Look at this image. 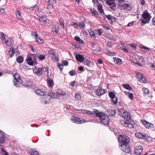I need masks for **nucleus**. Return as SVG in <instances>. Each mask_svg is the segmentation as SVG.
I'll return each instance as SVG.
<instances>
[{
  "instance_id": "1",
  "label": "nucleus",
  "mask_w": 155,
  "mask_h": 155,
  "mask_svg": "<svg viewBox=\"0 0 155 155\" xmlns=\"http://www.w3.org/2000/svg\"><path fill=\"white\" fill-rule=\"evenodd\" d=\"M118 139L120 142V148L122 151L126 153L130 152V149L128 143L129 142L128 138L127 137H123L120 135Z\"/></svg>"
},
{
  "instance_id": "2",
  "label": "nucleus",
  "mask_w": 155,
  "mask_h": 155,
  "mask_svg": "<svg viewBox=\"0 0 155 155\" xmlns=\"http://www.w3.org/2000/svg\"><path fill=\"white\" fill-rule=\"evenodd\" d=\"M93 114L99 117L101 120V122L104 125L109 124L110 119L107 115L102 113L99 112L98 111H95L93 112Z\"/></svg>"
},
{
  "instance_id": "3",
  "label": "nucleus",
  "mask_w": 155,
  "mask_h": 155,
  "mask_svg": "<svg viewBox=\"0 0 155 155\" xmlns=\"http://www.w3.org/2000/svg\"><path fill=\"white\" fill-rule=\"evenodd\" d=\"M58 98L59 95H58L57 92L56 93L51 92L48 95H46L45 98L42 99V102L43 104H47L50 102L51 99Z\"/></svg>"
},
{
  "instance_id": "4",
  "label": "nucleus",
  "mask_w": 155,
  "mask_h": 155,
  "mask_svg": "<svg viewBox=\"0 0 155 155\" xmlns=\"http://www.w3.org/2000/svg\"><path fill=\"white\" fill-rule=\"evenodd\" d=\"M12 74L14 77V85L17 87L21 86L22 84V81L19 75L17 74L15 71H13L12 73Z\"/></svg>"
},
{
  "instance_id": "5",
  "label": "nucleus",
  "mask_w": 155,
  "mask_h": 155,
  "mask_svg": "<svg viewBox=\"0 0 155 155\" xmlns=\"http://www.w3.org/2000/svg\"><path fill=\"white\" fill-rule=\"evenodd\" d=\"M37 58L36 54H31L29 56H28L26 58V61L27 64L31 65H34L37 64L36 58Z\"/></svg>"
},
{
  "instance_id": "6",
  "label": "nucleus",
  "mask_w": 155,
  "mask_h": 155,
  "mask_svg": "<svg viewBox=\"0 0 155 155\" xmlns=\"http://www.w3.org/2000/svg\"><path fill=\"white\" fill-rule=\"evenodd\" d=\"M142 16L143 19L141 20V24L142 25H143L149 22L151 18V16L148 11L145 10L142 15Z\"/></svg>"
},
{
  "instance_id": "7",
  "label": "nucleus",
  "mask_w": 155,
  "mask_h": 155,
  "mask_svg": "<svg viewBox=\"0 0 155 155\" xmlns=\"http://www.w3.org/2000/svg\"><path fill=\"white\" fill-rule=\"evenodd\" d=\"M119 112L120 115L121 117L126 119L127 120H130V115L126 110L121 109Z\"/></svg>"
},
{
  "instance_id": "8",
  "label": "nucleus",
  "mask_w": 155,
  "mask_h": 155,
  "mask_svg": "<svg viewBox=\"0 0 155 155\" xmlns=\"http://www.w3.org/2000/svg\"><path fill=\"white\" fill-rule=\"evenodd\" d=\"M71 120L72 122L79 124H83L86 122L83 119L78 117H73L71 118Z\"/></svg>"
},
{
  "instance_id": "9",
  "label": "nucleus",
  "mask_w": 155,
  "mask_h": 155,
  "mask_svg": "<svg viewBox=\"0 0 155 155\" xmlns=\"http://www.w3.org/2000/svg\"><path fill=\"white\" fill-rule=\"evenodd\" d=\"M136 77L140 83H146L147 82L146 78L140 73H137L136 75Z\"/></svg>"
},
{
  "instance_id": "10",
  "label": "nucleus",
  "mask_w": 155,
  "mask_h": 155,
  "mask_svg": "<svg viewBox=\"0 0 155 155\" xmlns=\"http://www.w3.org/2000/svg\"><path fill=\"white\" fill-rule=\"evenodd\" d=\"M136 146L134 155H140L142 152L143 148L140 145L138 144V143H136Z\"/></svg>"
},
{
  "instance_id": "11",
  "label": "nucleus",
  "mask_w": 155,
  "mask_h": 155,
  "mask_svg": "<svg viewBox=\"0 0 155 155\" xmlns=\"http://www.w3.org/2000/svg\"><path fill=\"white\" fill-rule=\"evenodd\" d=\"M106 90L103 89L101 87H99L95 91L96 94L98 96H101L106 93Z\"/></svg>"
},
{
  "instance_id": "12",
  "label": "nucleus",
  "mask_w": 155,
  "mask_h": 155,
  "mask_svg": "<svg viewBox=\"0 0 155 155\" xmlns=\"http://www.w3.org/2000/svg\"><path fill=\"white\" fill-rule=\"evenodd\" d=\"M142 123L145 127L147 128H154V126L152 124L147 122L146 120L142 121Z\"/></svg>"
},
{
  "instance_id": "13",
  "label": "nucleus",
  "mask_w": 155,
  "mask_h": 155,
  "mask_svg": "<svg viewBox=\"0 0 155 155\" xmlns=\"http://www.w3.org/2000/svg\"><path fill=\"white\" fill-rule=\"evenodd\" d=\"M35 93L38 95L43 96L46 93V91L44 89H38L35 90Z\"/></svg>"
},
{
  "instance_id": "14",
  "label": "nucleus",
  "mask_w": 155,
  "mask_h": 155,
  "mask_svg": "<svg viewBox=\"0 0 155 155\" xmlns=\"http://www.w3.org/2000/svg\"><path fill=\"white\" fill-rule=\"evenodd\" d=\"M48 54H49V56L51 57L52 58L54 59L55 60H57V58L56 56L55 52L54 51L52 50H50L48 51Z\"/></svg>"
},
{
  "instance_id": "15",
  "label": "nucleus",
  "mask_w": 155,
  "mask_h": 155,
  "mask_svg": "<svg viewBox=\"0 0 155 155\" xmlns=\"http://www.w3.org/2000/svg\"><path fill=\"white\" fill-rule=\"evenodd\" d=\"M5 140V137L4 133L0 130V143H3Z\"/></svg>"
},
{
  "instance_id": "16",
  "label": "nucleus",
  "mask_w": 155,
  "mask_h": 155,
  "mask_svg": "<svg viewBox=\"0 0 155 155\" xmlns=\"http://www.w3.org/2000/svg\"><path fill=\"white\" fill-rule=\"evenodd\" d=\"M75 57L76 59L80 62H83L84 59V57L82 55L79 54H77Z\"/></svg>"
},
{
  "instance_id": "17",
  "label": "nucleus",
  "mask_w": 155,
  "mask_h": 155,
  "mask_svg": "<svg viewBox=\"0 0 155 155\" xmlns=\"http://www.w3.org/2000/svg\"><path fill=\"white\" fill-rule=\"evenodd\" d=\"M43 69L42 68H39L38 69H35L33 70V72L37 74L40 75L42 73V71Z\"/></svg>"
},
{
  "instance_id": "18",
  "label": "nucleus",
  "mask_w": 155,
  "mask_h": 155,
  "mask_svg": "<svg viewBox=\"0 0 155 155\" xmlns=\"http://www.w3.org/2000/svg\"><path fill=\"white\" fill-rule=\"evenodd\" d=\"M14 52L15 50L14 48L12 47L10 48L8 51L9 56L11 57H12L14 55Z\"/></svg>"
},
{
  "instance_id": "19",
  "label": "nucleus",
  "mask_w": 155,
  "mask_h": 155,
  "mask_svg": "<svg viewBox=\"0 0 155 155\" xmlns=\"http://www.w3.org/2000/svg\"><path fill=\"white\" fill-rule=\"evenodd\" d=\"M5 42L6 45L10 46L13 43V41L10 38H9L6 40Z\"/></svg>"
},
{
  "instance_id": "20",
  "label": "nucleus",
  "mask_w": 155,
  "mask_h": 155,
  "mask_svg": "<svg viewBox=\"0 0 155 155\" xmlns=\"http://www.w3.org/2000/svg\"><path fill=\"white\" fill-rule=\"evenodd\" d=\"M47 9L48 10L47 11V13L48 14H50L51 12L53 10V6L50 4L47 5Z\"/></svg>"
},
{
  "instance_id": "21",
  "label": "nucleus",
  "mask_w": 155,
  "mask_h": 155,
  "mask_svg": "<svg viewBox=\"0 0 155 155\" xmlns=\"http://www.w3.org/2000/svg\"><path fill=\"white\" fill-rule=\"evenodd\" d=\"M106 3L109 5L110 8L112 10L114 9L116 7V4L114 3L109 2Z\"/></svg>"
},
{
  "instance_id": "22",
  "label": "nucleus",
  "mask_w": 155,
  "mask_h": 155,
  "mask_svg": "<svg viewBox=\"0 0 155 155\" xmlns=\"http://www.w3.org/2000/svg\"><path fill=\"white\" fill-rule=\"evenodd\" d=\"M48 84L50 87H52L54 85L53 81L51 78H49L48 79Z\"/></svg>"
},
{
  "instance_id": "23",
  "label": "nucleus",
  "mask_w": 155,
  "mask_h": 155,
  "mask_svg": "<svg viewBox=\"0 0 155 155\" xmlns=\"http://www.w3.org/2000/svg\"><path fill=\"white\" fill-rule=\"evenodd\" d=\"M135 135L136 137L140 139H144V137L145 134H143L140 133H136Z\"/></svg>"
},
{
  "instance_id": "24",
  "label": "nucleus",
  "mask_w": 155,
  "mask_h": 155,
  "mask_svg": "<svg viewBox=\"0 0 155 155\" xmlns=\"http://www.w3.org/2000/svg\"><path fill=\"white\" fill-rule=\"evenodd\" d=\"M97 9L99 12L101 13H104L102 5L101 4L98 3V6L97 7Z\"/></svg>"
},
{
  "instance_id": "25",
  "label": "nucleus",
  "mask_w": 155,
  "mask_h": 155,
  "mask_svg": "<svg viewBox=\"0 0 155 155\" xmlns=\"http://www.w3.org/2000/svg\"><path fill=\"white\" fill-rule=\"evenodd\" d=\"M90 11L92 14L93 16H94L96 17H98V13L97 11L94 10H92V9H90Z\"/></svg>"
},
{
  "instance_id": "26",
  "label": "nucleus",
  "mask_w": 155,
  "mask_h": 155,
  "mask_svg": "<svg viewBox=\"0 0 155 155\" xmlns=\"http://www.w3.org/2000/svg\"><path fill=\"white\" fill-rule=\"evenodd\" d=\"M80 110L81 111V112L87 114L91 115L92 113L91 111L85 110Z\"/></svg>"
},
{
  "instance_id": "27",
  "label": "nucleus",
  "mask_w": 155,
  "mask_h": 155,
  "mask_svg": "<svg viewBox=\"0 0 155 155\" xmlns=\"http://www.w3.org/2000/svg\"><path fill=\"white\" fill-rule=\"evenodd\" d=\"M36 41L39 44H42L44 42V40L41 38H40L38 37H37L36 38Z\"/></svg>"
},
{
  "instance_id": "28",
  "label": "nucleus",
  "mask_w": 155,
  "mask_h": 155,
  "mask_svg": "<svg viewBox=\"0 0 155 155\" xmlns=\"http://www.w3.org/2000/svg\"><path fill=\"white\" fill-rule=\"evenodd\" d=\"M57 93L58 95H59V97L61 96H64L66 94V92L64 91L61 90L58 91Z\"/></svg>"
},
{
  "instance_id": "29",
  "label": "nucleus",
  "mask_w": 155,
  "mask_h": 155,
  "mask_svg": "<svg viewBox=\"0 0 155 155\" xmlns=\"http://www.w3.org/2000/svg\"><path fill=\"white\" fill-rule=\"evenodd\" d=\"M122 6L123 7L124 9L128 10H130V8L129 5L127 3L124 4L122 5Z\"/></svg>"
},
{
  "instance_id": "30",
  "label": "nucleus",
  "mask_w": 155,
  "mask_h": 155,
  "mask_svg": "<svg viewBox=\"0 0 155 155\" xmlns=\"http://www.w3.org/2000/svg\"><path fill=\"white\" fill-rule=\"evenodd\" d=\"M74 39L78 42L80 44H83L84 41L82 40L78 36H76L74 37Z\"/></svg>"
},
{
  "instance_id": "31",
  "label": "nucleus",
  "mask_w": 155,
  "mask_h": 155,
  "mask_svg": "<svg viewBox=\"0 0 155 155\" xmlns=\"http://www.w3.org/2000/svg\"><path fill=\"white\" fill-rule=\"evenodd\" d=\"M16 60L18 63H21L23 61V58L21 56H18L16 58Z\"/></svg>"
},
{
  "instance_id": "32",
  "label": "nucleus",
  "mask_w": 155,
  "mask_h": 155,
  "mask_svg": "<svg viewBox=\"0 0 155 155\" xmlns=\"http://www.w3.org/2000/svg\"><path fill=\"white\" fill-rule=\"evenodd\" d=\"M123 86L124 88L129 90L132 89L131 87L128 84H124Z\"/></svg>"
},
{
  "instance_id": "33",
  "label": "nucleus",
  "mask_w": 155,
  "mask_h": 155,
  "mask_svg": "<svg viewBox=\"0 0 155 155\" xmlns=\"http://www.w3.org/2000/svg\"><path fill=\"white\" fill-rule=\"evenodd\" d=\"M30 153L31 155H39L38 152L33 149L30 150Z\"/></svg>"
},
{
  "instance_id": "34",
  "label": "nucleus",
  "mask_w": 155,
  "mask_h": 155,
  "mask_svg": "<svg viewBox=\"0 0 155 155\" xmlns=\"http://www.w3.org/2000/svg\"><path fill=\"white\" fill-rule=\"evenodd\" d=\"M129 120L126 121L124 120H122L121 121V123L122 125L124 126L127 127L128 123Z\"/></svg>"
},
{
  "instance_id": "35",
  "label": "nucleus",
  "mask_w": 155,
  "mask_h": 155,
  "mask_svg": "<svg viewBox=\"0 0 155 155\" xmlns=\"http://www.w3.org/2000/svg\"><path fill=\"white\" fill-rule=\"evenodd\" d=\"M15 14L16 16L18 18L21 19V15L20 12L18 10H17L15 12Z\"/></svg>"
},
{
  "instance_id": "36",
  "label": "nucleus",
  "mask_w": 155,
  "mask_h": 155,
  "mask_svg": "<svg viewBox=\"0 0 155 155\" xmlns=\"http://www.w3.org/2000/svg\"><path fill=\"white\" fill-rule=\"evenodd\" d=\"M114 61L118 64H121V60L120 58H114Z\"/></svg>"
},
{
  "instance_id": "37",
  "label": "nucleus",
  "mask_w": 155,
  "mask_h": 155,
  "mask_svg": "<svg viewBox=\"0 0 155 155\" xmlns=\"http://www.w3.org/2000/svg\"><path fill=\"white\" fill-rule=\"evenodd\" d=\"M47 18L45 17H41L39 18V20L40 22L44 23L46 21Z\"/></svg>"
},
{
  "instance_id": "38",
  "label": "nucleus",
  "mask_w": 155,
  "mask_h": 155,
  "mask_svg": "<svg viewBox=\"0 0 155 155\" xmlns=\"http://www.w3.org/2000/svg\"><path fill=\"white\" fill-rule=\"evenodd\" d=\"M89 33L92 38H93L94 39H95L96 38V36L95 35V34L94 32L91 30L89 31Z\"/></svg>"
},
{
  "instance_id": "39",
  "label": "nucleus",
  "mask_w": 155,
  "mask_h": 155,
  "mask_svg": "<svg viewBox=\"0 0 155 155\" xmlns=\"http://www.w3.org/2000/svg\"><path fill=\"white\" fill-rule=\"evenodd\" d=\"M37 57L38 56H37ZM38 57L39 58V60L40 61H42L44 60L45 58V55L43 54H41L38 55Z\"/></svg>"
},
{
  "instance_id": "40",
  "label": "nucleus",
  "mask_w": 155,
  "mask_h": 155,
  "mask_svg": "<svg viewBox=\"0 0 155 155\" xmlns=\"http://www.w3.org/2000/svg\"><path fill=\"white\" fill-rule=\"evenodd\" d=\"M144 139L149 141H150L152 140L151 138L150 137H148V135L146 134H145V136H144Z\"/></svg>"
},
{
  "instance_id": "41",
  "label": "nucleus",
  "mask_w": 155,
  "mask_h": 155,
  "mask_svg": "<svg viewBox=\"0 0 155 155\" xmlns=\"http://www.w3.org/2000/svg\"><path fill=\"white\" fill-rule=\"evenodd\" d=\"M113 103L114 104H116L117 102V98L116 97L111 99Z\"/></svg>"
},
{
  "instance_id": "42",
  "label": "nucleus",
  "mask_w": 155,
  "mask_h": 155,
  "mask_svg": "<svg viewBox=\"0 0 155 155\" xmlns=\"http://www.w3.org/2000/svg\"><path fill=\"white\" fill-rule=\"evenodd\" d=\"M64 20L62 19H61L60 20V24L61 27L64 28Z\"/></svg>"
},
{
  "instance_id": "43",
  "label": "nucleus",
  "mask_w": 155,
  "mask_h": 155,
  "mask_svg": "<svg viewBox=\"0 0 155 155\" xmlns=\"http://www.w3.org/2000/svg\"><path fill=\"white\" fill-rule=\"evenodd\" d=\"M76 100L77 101L80 100L81 99V97L80 94H76L75 96Z\"/></svg>"
},
{
  "instance_id": "44",
  "label": "nucleus",
  "mask_w": 155,
  "mask_h": 155,
  "mask_svg": "<svg viewBox=\"0 0 155 155\" xmlns=\"http://www.w3.org/2000/svg\"><path fill=\"white\" fill-rule=\"evenodd\" d=\"M115 111L114 109H112L110 110V112L109 115L110 116H113L115 115Z\"/></svg>"
},
{
  "instance_id": "45",
  "label": "nucleus",
  "mask_w": 155,
  "mask_h": 155,
  "mask_svg": "<svg viewBox=\"0 0 155 155\" xmlns=\"http://www.w3.org/2000/svg\"><path fill=\"white\" fill-rule=\"evenodd\" d=\"M134 123L133 122L132 123H130L129 122L128 123L127 127H128L130 128H133L134 127Z\"/></svg>"
},
{
  "instance_id": "46",
  "label": "nucleus",
  "mask_w": 155,
  "mask_h": 155,
  "mask_svg": "<svg viewBox=\"0 0 155 155\" xmlns=\"http://www.w3.org/2000/svg\"><path fill=\"white\" fill-rule=\"evenodd\" d=\"M143 91L145 94H148L149 92V90L145 87H143Z\"/></svg>"
},
{
  "instance_id": "47",
  "label": "nucleus",
  "mask_w": 155,
  "mask_h": 155,
  "mask_svg": "<svg viewBox=\"0 0 155 155\" xmlns=\"http://www.w3.org/2000/svg\"><path fill=\"white\" fill-rule=\"evenodd\" d=\"M109 96L111 99L116 97L114 94L112 92H111L109 93Z\"/></svg>"
},
{
  "instance_id": "48",
  "label": "nucleus",
  "mask_w": 155,
  "mask_h": 155,
  "mask_svg": "<svg viewBox=\"0 0 155 155\" xmlns=\"http://www.w3.org/2000/svg\"><path fill=\"white\" fill-rule=\"evenodd\" d=\"M45 1L47 3L51 2V3H55L56 2V0H45Z\"/></svg>"
},
{
  "instance_id": "49",
  "label": "nucleus",
  "mask_w": 155,
  "mask_h": 155,
  "mask_svg": "<svg viewBox=\"0 0 155 155\" xmlns=\"http://www.w3.org/2000/svg\"><path fill=\"white\" fill-rule=\"evenodd\" d=\"M1 153L2 155H8V153L6 152L3 149H2Z\"/></svg>"
},
{
  "instance_id": "50",
  "label": "nucleus",
  "mask_w": 155,
  "mask_h": 155,
  "mask_svg": "<svg viewBox=\"0 0 155 155\" xmlns=\"http://www.w3.org/2000/svg\"><path fill=\"white\" fill-rule=\"evenodd\" d=\"M90 62L89 61L87 60L85 61L84 63V64L87 66H90Z\"/></svg>"
},
{
  "instance_id": "51",
  "label": "nucleus",
  "mask_w": 155,
  "mask_h": 155,
  "mask_svg": "<svg viewBox=\"0 0 155 155\" xmlns=\"http://www.w3.org/2000/svg\"><path fill=\"white\" fill-rule=\"evenodd\" d=\"M76 73V72L75 71L72 70L69 72V74L71 75V76H73L75 75Z\"/></svg>"
},
{
  "instance_id": "52",
  "label": "nucleus",
  "mask_w": 155,
  "mask_h": 155,
  "mask_svg": "<svg viewBox=\"0 0 155 155\" xmlns=\"http://www.w3.org/2000/svg\"><path fill=\"white\" fill-rule=\"evenodd\" d=\"M107 54L108 56H114L115 55V53L114 52H111L110 51H108L107 52Z\"/></svg>"
},
{
  "instance_id": "53",
  "label": "nucleus",
  "mask_w": 155,
  "mask_h": 155,
  "mask_svg": "<svg viewBox=\"0 0 155 155\" xmlns=\"http://www.w3.org/2000/svg\"><path fill=\"white\" fill-rule=\"evenodd\" d=\"M1 39L3 41H4L5 42L6 40L5 39V35L4 34H2L1 35Z\"/></svg>"
},
{
  "instance_id": "54",
  "label": "nucleus",
  "mask_w": 155,
  "mask_h": 155,
  "mask_svg": "<svg viewBox=\"0 0 155 155\" xmlns=\"http://www.w3.org/2000/svg\"><path fill=\"white\" fill-rule=\"evenodd\" d=\"M105 16L107 17L108 20H112L113 17L111 15H106Z\"/></svg>"
},
{
  "instance_id": "55",
  "label": "nucleus",
  "mask_w": 155,
  "mask_h": 155,
  "mask_svg": "<svg viewBox=\"0 0 155 155\" xmlns=\"http://www.w3.org/2000/svg\"><path fill=\"white\" fill-rule=\"evenodd\" d=\"M104 27L105 28V29H106L107 30H109L110 29V27L108 24H105L104 25Z\"/></svg>"
},
{
  "instance_id": "56",
  "label": "nucleus",
  "mask_w": 155,
  "mask_h": 155,
  "mask_svg": "<svg viewBox=\"0 0 155 155\" xmlns=\"http://www.w3.org/2000/svg\"><path fill=\"white\" fill-rule=\"evenodd\" d=\"M128 97L131 100H132L133 99V95L132 93H130L128 94Z\"/></svg>"
},
{
  "instance_id": "57",
  "label": "nucleus",
  "mask_w": 155,
  "mask_h": 155,
  "mask_svg": "<svg viewBox=\"0 0 155 155\" xmlns=\"http://www.w3.org/2000/svg\"><path fill=\"white\" fill-rule=\"evenodd\" d=\"M31 35L32 36H34L35 39L37 37V33L36 32H33Z\"/></svg>"
},
{
  "instance_id": "58",
  "label": "nucleus",
  "mask_w": 155,
  "mask_h": 155,
  "mask_svg": "<svg viewBox=\"0 0 155 155\" xmlns=\"http://www.w3.org/2000/svg\"><path fill=\"white\" fill-rule=\"evenodd\" d=\"M139 59L140 60H141V61L143 62H145V61L143 58V57L142 56H140L139 57Z\"/></svg>"
},
{
  "instance_id": "59",
  "label": "nucleus",
  "mask_w": 155,
  "mask_h": 155,
  "mask_svg": "<svg viewBox=\"0 0 155 155\" xmlns=\"http://www.w3.org/2000/svg\"><path fill=\"white\" fill-rule=\"evenodd\" d=\"M102 30L101 29L99 30L98 32V34L100 35H102Z\"/></svg>"
},
{
  "instance_id": "60",
  "label": "nucleus",
  "mask_w": 155,
  "mask_h": 155,
  "mask_svg": "<svg viewBox=\"0 0 155 155\" xmlns=\"http://www.w3.org/2000/svg\"><path fill=\"white\" fill-rule=\"evenodd\" d=\"M79 25L83 28H84L85 27V23L83 22H80L79 23Z\"/></svg>"
},
{
  "instance_id": "61",
  "label": "nucleus",
  "mask_w": 155,
  "mask_h": 155,
  "mask_svg": "<svg viewBox=\"0 0 155 155\" xmlns=\"http://www.w3.org/2000/svg\"><path fill=\"white\" fill-rule=\"evenodd\" d=\"M139 3L142 5H143L145 4V1L144 0H139Z\"/></svg>"
},
{
  "instance_id": "62",
  "label": "nucleus",
  "mask_w": 155,
  "mask_h": 155,
  "mask_svg": "<svg viewBox=\"0 0 155 155\" xmlns=\"http://www.w3.org/2000/svg\"><path fill=\"white\" fill-rule=\"evenodd\" d=\"M52 32L54 35H56L58 33L57 31L56 30H54V29H53L52 31Z\"/></svg>"
},
{
  "instance_id": "63",
  "label": "nucleus",
  "mask_w": 155,
  "mask_h": 155,
  "mask_svg": "<svg viewBox=\"0 0 155 155\" xmlns=\"http://www.w3.org/2000/svg\"><path fill=\"white\" fill-rule=\"evenodd\" d=\"M63 64L65 66H67L68 65V62L67 61H64L63 62Z\"/></svg>"
},
{
  "instance_id": "64",
  "label": "nucleus",
  "mask_w": 155,
  "mask_h": 155,
  "mask_svg": "<svg viewBox=\"0 0 155 155\" xmlns=\"http://www.w3.org/2000/svg\"><path fill=\"white\" fill-rule=\"evenodd\" d=\"M72 26H74L75 28H77L78 27V25L76 23H74L73 24Z\"/></svg>"
}]
</instances>
